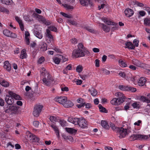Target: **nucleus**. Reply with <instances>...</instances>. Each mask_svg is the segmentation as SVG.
<instances>
[{"mask_svg": "<svg viewBox=\"0 0 150 150\" xmlns=\"http://www.w3.org/2000/svg\"><path fill=\"white\" fill-rule=\"evenodd\" d=\"M77 46L78 49L74 50L72 52V55L76 58L84 57L86 54L89 52L84 47L82 43H79Z\"/></svg>", "mask_w": 150, "mask_h": 150, "instance_id": "1", "label": "nucleus"}, {"mask_svg": "<svg viewBox=\"0 0 150 150\" xmlns=\"http://www.w3.org/2000/svg\"><path fill=\"white\" fill-rule=\"evenodd\" d=\"M42 70L43 71L41 73V74L43 76L42 79L43 83L47 86L52 85L54 81L51 75L49 74V73L44 68H43Z\"/></svg>", "mask_w": 150, "mask_h": 150, "instance_id": "2", "label": "nucleus"}, {"mask_svg": "<svg viewBox=\"0 0 150 150\" xmlns=\"http://www.w3.org/2000/svg\"><path fill=\"white\" fill-rule=\"evenodd\" d=\"M8 108L5 109V112L6 113H10L11 114H18V110L19 107L16 106H10Z\"/></svg>", "mask_w": 150, "mask_h": 150, "instance_id": "3", "label": "nucleus"}, {"mask_svg": "<svg viewBox=\"0 0 150 150\" xmlns=\"http://www.w3.org/2000/svg\"><path fill=\"white\" fill-rule=\"evenodd\" d=\"M43 106L41 105H36L34 108L33 114L34 116L38 117L41 112Z\"/></svg>", "mask_w": 150, "mask_h": 150, "instance_id": "4", "label": "nucleus"}, {"mask_svg": "<svg viewBox=\"0 0 150 150\" xmlns=\"http://www.w3.org/2000/svg\"><path fill=\"white\" fill-rule=\"evenodd\" d=\"M148 137L146 135H143L139 134H133L131 136L130 139L131 141H134L136 140H140L141 139H146Z\"/></svg>", "mask_w": 150, "mask_h": 150, "instance_id": "5", "label": "nucleus"}, {"mask_svg": "<svg viewBox=\"0 0 150 150\" xmlns=\"http://www.w3.org/2000/svg\"><path fill=\"white\" fill-rule=\"evenodd\" d=\"M116 131L119 134V137L120 139L124 137L127 134L126 129L122 127H115Z\"/></svg>", "mask_w": 150, "mask_h": 150, "instance_id": "6", "label": "nucleus"}, {"mask_svg": "<svg viewBox=\"0 0 150 150\" xmlns=\"http://www.w3.org/2000/svg\"><path fill=\"white\" fill-rule=\"evenodd\" d=\"M67 99V98L66 97H60L58 98H55L54 100L62 104L64 106Z\"/></svg>", "mask_w": 150, "mask_h": 150, "instance_id": "7", "label": "nucleus"}, {"mask_svg": "<svg viewBox=\"0 0 150 150\" xmlns=\"http://www.w3.org/2000/svg\"><path fill=\"white\" fill-rule=\"evenodd\" d=\"M78 125L81 127L84 128L87 127L86 122L84 118H80L78 122Z\"/></svg>", "mask_w": 150, "mask_h": 150, "instance_id": "8", "label": "nucleus"}, {"mask_svg": "<svg viewBox=\"0 0 150 150\" xmlns=\"http://www.w3.org/2000/svg\"><path fill=\"white\" fill-rule=\"evenodd\" d=\"M124 13L125 16L129 17L132 16L134 14V11L129 8L126 9L124 11Z\"/></svg>", "mask_w": 150, "mask_h": 150, "instance_id": "9", "label": "nucleus"}, {"mask_svg": "<svg viewBox=\"0 0 150 150\" xmlns=\"http://www.w3.org/2000/svg\"><path fill=\"white\" fill-rule=\"evenodd\" d=\"M101 19L105 23L108 25H112L115 26H118L117 23L112 22L105 18H102Z\"/></svg>", "mask_w": 150, "mask_h": 150, "instance_id": "10", "label": "nucleus"}, {"mask_svg": "<svg viewBox=\"0 0 150 150\" xmlns=\"http://www.w3.org/2000/svg\"><path fill=\"white\" fill-rule=\"evenodd\" d=\"M5 100L7 103L8 105H11L13 103V99L11 96H6Z\"/></svg>", "mask_w": 150, "mask_h": 150, "instance_id": "11", "label": "nucleus"}, {"mask_svg": "<svg viewBox=\"0 0 150 150\" xmlns=\"http://www.w3.org/2000/svg\"><path fill=\"white\" fill-rule=\"evenodd\" d=\"M46 36L49 39L50 42H53L54 41L53 37L51 34V32L49 30L47 29L46 30Z\"/></svg>", "mask_w": 150, "mask_h": 150, "instance_id": "12", "label": "nucleus"}, {"mask_svg": "<svg viewBox=\"0 0 150 150\" xmlns=\"http://www.w3.org/2000/svg\"><path fill=\"white\" fill-rule=\"evenodd\" d=\"M120 101V100L119 101L117 98H115L111 100L110 103L113 105H118L121 104Z\"/></svg>", "mask_w": 150, "mask_h": 150, "instance_id": "13", "label": "nucleus"}, {"mask_svg": "<svg viewBox=\"0 0 150 150\" xmlns=\"http://www.w3.org/2000/svg\"><path fill=\"white\" fill-rule=\"evenodd\" d=\"M8 93L9 95L11 96L12 98H14L15 99L17 100H21V97L18 95L13 93L12 91H9Z\"/></svg>", "mask_w": 150, "mask_h": 150, "instance_id": "14", "label": "nucleus"}, {"mask_svg": "<svg viewBox=\"0 0 150 150\" xmlns=\"http://www.w3.org/2000/svg\"><path fill=\"white\" fill-rule=\"evenodd\" d=\"M126 45L125 48H128L130 49H134L135 48L134 46L130 42H126L125 43Z\"/></svg>", "mask_w": 150, "mask_h": 150, "instance_id": "15", "label": "nucleus"}, {"mask_svg": "<svg viewBox=\"0 0 150 150\" xmlns=\"http://www.w3.org/2000/svg\"><path fill=\"white\" fill-rule=\"evenodd\" d=\"M0 84L5 87H7L9 86V83L6 81L3 80L2 78L0 79Z\"/></svg>", "mask_w": 150, "mask_h": 150, "instance_id": "16", "label": "nucleus"}, {"mask_svg": "<svg viewBox=\"0 0 150 150\" xmlns=\"http://www.w3.org/2000/svg\"><path fill=\"white\" fill-rule=\"evenodd\" d=\"M51 127L54 130L57 137H59V131L58 128L54 124H49Z\"/></svg>", "mask_w": 150, "mask_h": 150, "instance_id": "17", "label": "nucleus"}, {"mask_svg": "<svg viewBox=\"0 0 150 150\" xmlns=\"http://www.w3.org/2000/svg\"><path fill=\"white\" fill-rule=\"evenodd\" d=\"M81 5L83 6H88V4L92 5V3L89 0H79Z\"/></svg>", "mask_w": 150, "mask_h": 150, "instance_id": "18", "label": "nucleus"}, {"mask_svg": "<svg viewBox=\"0 0 150 150\" xmlns=\"http://www.w3.org/2000/svg\"><path fill=\"white\" fill-rule=\"evenodd\" d=\"M88 91L91 93V95L93 96H96L98 93L97 90L93 87H92L91 89L89 88L88 89Z\"/></svg>", "mask_w": 150, "mask_h": 150, "instance_id": "19", "label": "nucleus"}, {"mask_svg": "<svg viewBox=\"0 0 150 150\" xmlns=\"http://www.w3.org/2000/svg\"><path fill=\"white\" fill-rule=\"evenodd\" d=\"M146 81L145 78L141 77L140 78L138 83L139 86H143L145 85Z\"/></svg>", "mask_w": 150, "mask_h": 150, "instance_id": "20", "label": "nucleus"}, {"mask_svg": "<svg viewBox=\"0 0 150 150\" xmlns=\"http://www.w3.org/2000/svg\"><path fill=\"white\" fill-rule=\"evenodd\" d=\"M4 67L5 69L8 71H10L11 69V67L10 64L8 61H6L4 62Z\"/></svg>", "mask_w": 150, "mask_h": 150, "instance_id": "21", "label": "nucleus"}, {"mask_svg": "<svg viewBox=\"0 0 150 150\" xmlns=\"http://www.w3.org/2000/svg\"><path fill=\"white\" fill-rule=\"evenodd\" d=\"M29 137L30 138V140L33 142H38L39 140V139L38 137L35 135L32 134L30 135Z\"/></svg>", "mask_w": 150, "mask_h": 150, "instance_id": "22", "label": "nucleus"}, {"mask_svg": "<svg viewBox=\"0 0 150 150\" xmlns=\"http://www.w3.org/2000/svg\"><path fill=\"white\" fill-rule=\"evenodd\" d=\"M74 105V104L71 101L69 100H67L65 102L64 105V106L65 108H70L72 107Z\"/></svg>", "mask_w": 150, "mask_h": 150, "instance_id": "23", "label": "nucleus"}, {"mask_svg": "<svg viewBox=\"0 0 150 150\" xmlns=\"http://www.w3.org/2000/svg\"><path fill=\"white\" fill-rule=\"evenodd\" d=\"M100 25L102 27V29L105 32H108L110 30V27L107 26L103 23H100Z\"/></svg>", "mask_w": 150, "mask_h": 150, "instance_id": "24", "label": "nucleus"}, {"mask_svg": "<svg viewBox=\"0 0 150 150\" xmlns=\"http://www.w3.org/2000/svg\"><path fill=\"white\" fill-rule=\"evenodd\" d=\"M26 50L25 49L22 50L21 51L20 56V58L21 59H23L26 58L27 55L26 53Z\"/></svg>", "mask_w": 150, "mask_h": 150, "instance_id": "25", "label": "nucleus"}, {"mask_svg": "<svg viewBox=\"0 0 150 150\" xmlns=\"http://www.w3.org/2000/svg\"><path fill=\"white\" fill-rule=\"evenodd\" d=\"M132 63L134 65L139 67H141L142 65V64L139 60L136 59H134L132 60Z\"/></svg>", "mask_w": 150, "mask_h": 150, "instance_id": "26", "label": "nucleus"}, {"mask_svg": "<svg viewBox=\"0 0 150 150\" xmlns=\"http://www.w3.org/2000/svg\"><path fill=\"white\" fill-rule=\"evenodd\" d=\"M66 131L70 134H75L77 132V130L71 128H66Z\"/></svg>", "mask_w": 150, "mask_h": 150, "instance_id": "27", "label": "nucleus"}, {"mask_svg": "<svg viewBox=\"0 0 150 150\" xmlns=\"http://www.w3.org/2000/svg\"><path fill=\"white\" fill-rule=\"evenodd\" d=\"M101 125L102 127L104 128L108 129L109 128L107 122L105 120H102L101 122Z\"/></svg>", "mask_w": 150, "mask_h": 150, "instance_id": "28", "label": "nucleus"}, {"mask_svg": "<svg viewBox=\"0 0 150 150\" xmlns=\"http://www.w3.org/2000/svg\"><path fill=\"white\" fill-rule=\"evenodd\" d=\"M1 2L4 4L7 5H11L13 3L12 0H0Z\"/></svg>", "mask_w": 150, "mask_h": 150, "instance_id": "29", "label": "nucleus"}, {"mask_svg": "<svg viewBox=\"0 0 150 150\" xmlns=\"http://www.w3.org/2000/svg\"><path fill=\"white\" fill-rule=\"evenodd\" d=\"M140 100L143 102H146L147 103H150V100L147 99L146 97L143 96H141Z\"/></svg>", "mask_w": 150, "mask_h": 150, "instance_id": "30", "label": "nucleus"}, {"mask_svg": "<svg viewBox=\"0 0 150 150\" xmlns=\"http://www.w3.org/2000/svg\"><path fill=\"white\" fill-rule=\"evenodd\" d=\"M34 33L36 36L39 39H41L42 38V35L41 33L37 31H35Z\"/></svg>", "mask_w": 150, "mask_h": 150, "instance_id": "31", "label": "nucleus"}, {"mask_svg": "<svg viewBox=\"0 0 150 150\" xmlns=\"http://www.w3.org/2000/svg\"><path fill=\"white\" fill-rule=\"evenodd\" d=\"M144 24L146 26L150 27V18H146L144 20Z\"/></svg>", "mask_w": 150, "mask_h": 150, "instance_id": "32", "label": "nucleus"}, {"mask_svg": "<svg viewBox=\"0 0 150 150\" xmlns=\"http://www.w3.org/2000/svg\"><path fill=\"white\" fill-rule=\"evenodd\" d=\"M118 63L122 67H126L127 66L126 62L121 59L119 60Z\"/></svg>", "mask_w": 150, "mask_h": 150, "instance_id": "33", "label": "nucleus"}, {"mask_svg": "<svg viewBox=\"0 0 150 150\" xmlns=\"http://www.w3.org/2000/svg\"><path fill=\"white\" fill-rule=\"evenodd\" d=\"M83 28L84 29L86 30L91 33H94L95 32L94 30L89 26H84Z\"/></svg>", "mask_w": 150, "mask_h": 150, "instance_id": "34", "label": "nucleus"}, {"mask_svg": "<svg viewBox=\"0 0 150 150\" xmlns=\"http://www.w3.org/2000/svg\"><path fill=\"white\" fill-rule=\"evenodd\" d=\"M67 21L71 24L77 26L78 24V23L75 21L71 19H68Z\"/></svg>", "mask_w": 150, "mask_h": 150, "instance_id": "35", "label": "nucleus"}, {"mask_svg": "<svg viewBox=\"0 0 150 150\" xmlns=\"http://www.w3.org/2000/svg\"><path fill=\"white\" fill-rule=\"evenodd\" d=\"M11 31L8 30H4L3 31V34L9 37L11 36L10 34L11 33Z\"/></svg>", "mask_w": 150, "mask_h": 150, "instance_id": "36", "label": "nucleus"}, {"mask_svg": "<svg viewBox=\"0 0 150 150\" xmlns=\"http://www.w3.org/2000/svg\"><path fill=\"white\" fill-rule=\"evenodd\" d=\"M62 5L64 8H66L67 10L73 9H74V7L70 5L67 4H62Z\"/></svg>", "mask_w": 150, "mask_h": 150, "instance_id": "37", "label": "nucleus"}, {"mask_svg": "<svg viewBox=\"0 0 150 150\" xmlns=\"http://www.w3.org/2000/svg\"><path fill=\"white\" fill-rule=\"evenodd\" d=\"M50 120L52 122L54 123L58 120L57 118L54 116H50Z\"/></svg>", "mask_w": 150, "mask_h": 150, "instance_id": "38", "label": "nucleus"}, {"mask_svg": "<svg viewBox=\"0 0 150 150\" xmlns=\"http://www.w3.org/2000/svg\"><path fill=\"white\" fill-rule=\"evenodd\" d=\"M127 91H131L132 92H135L136 91L137 89L133 87L127 86Z\"/></svg>", "mask_w": 150, "mask_h": 150, "instance_id": "39", "label": "nucleus"}, {"mask_svg": "<svg viewBox=\"0 0 150 150\" xmlns=\"http://www.w3.org/2000/svg\"><path fill=\"white\" fill-rule=\"evenodd\" d=\"M119 88L121 90L124 91H127V86H125L122 85L119 86Z\"/></svg>", "mask_w": 150, "mask_h": 150, "instance_id": "40", "label": "nucleus"}, {"mask_svg": "<svg viewBox=\"0 0 150 150\" xmlns=\"http://www.w3.org/2000/svg\"><path fill=\"white\" fill-rule=\"evenodd\" d=\"M60 14L62 15L63 16L68 18H72L71 15V14L68 15L67 14L62 12L60 13Z\"/></svg>", "mask_w": 150, "mask_h": 150, "instance_id": "41", "label": "nucleus"}, {"mask_svg": "<svg viewBox=\"0 0 150 150\" xmlns=\"http://www.w3.org/2000/svg\"><path fill=\"white\" fill-rule=\"evenodd\" d=\"M115 96L117 97V98H119L125 96L122 93L120 92H118L115 94Z\"/></svg>", "mask_w": 150, "mask_h": 150, "instance_id": "42", "label": "nucleus"}, {"mask_svg": "<svg viewBox=\"0 0 150 150\" xmlns=\"http://www.w3.org/2000/svg\"><path fill=\"white\" fill-rule=\"evenodd\" d=\"M83 67L82 66L79 65L77 66L76 68V71L77 72L80 73L82 71Z\"/></svg>", "mask_w": 150, "mask_h": 150, "instance_id": "43", "label": "nucleus"}, {"mask_svg": "<svg viewBox=\"0 0 150 150\" xmlns=\"http://www.w3.org/2000/svg\"><path fill=\"white\" fill-rule=\"evenodd\" d=\"M48 28L49 29H48L50 30L55 32L57 31V29L56 28L52 25H50L48 27Z\"/></svg>", "mask_w": 150, "mask_h": 150, "instance_id": "44", "label": "nucleus"}, {"mask_svg": "<svg viewBox=\"0 0 150 150\" xmlns=\"http://www.w3.org/2000/svg\"><path fill=\"white\" fill-rule=\"evenodd\" d=\"M101 71H103V73L104 74L108 75L110 74V71L105 69H102Z\"/></svg>", "mask_w": 150, "mask_h": 150, "instance_id": "45", "label": "nucleus"}, {"mask_svg": "<svg viewBox=\"0 0 150 150\" xmlns=\"http://www.w3.org/2000/svg\"><path fill=\"white\" fill-rule=\"evenodd\" d=\"M42 21L45 24L47 25H49L50 24V23L49 21H48L46 20V19L44 18H42L41 19Z\"/></svg>", "mask_w": 150, "mask_h": 150, "instance_id": "46", "label": "nucleus"}, {"mask_svg": "<svg viewBox=\"0 0 150 150\" xmlns=\"http://www.w3.org/2000/svg\"><path fill=\"white\" fill-rule=\"evenodd\" d=\"M59 122L61 126L63 127H64L66 125V122L64 120H60Z\"/></svg>", "mask_w": 150, "mask_h": 150, "instance_id": "47", "label": "nucleus"}, {"mask_svg": "<svg viewBox=\"0 0 150 150\" xmlns=\"http://www.w3.org/2000/svg\"><path fill=\"white\" fill-rule=\"evenodd\" d=\"M98 106L100 111L101 112H105L106 111V109L105 108L103 107L100 104H99Z\"/></svg>", "mask_w": 150, "mask_h": 150, "instance_id": "48", "label": "nucleus"}, {"mask_svg": "<svg viewBox=\"0 0 150 150\" xmlns=\"http://www.w3.org/2000/svg\"><path fill=\"white\" fill-rule=\"evenodd\" d=\"M118 99V100L119 101L120 100V102L121 103H123L125 101V100L126 98V97L125 96H123L122 97H121L119 98H117Z\"/></svg>", "mask_w": 150, "mask_h": 150, "instance_id": "49", "label": "nucleus"}, {"mask_svg": "<svg viewBox=\"0 0 150 150\" xmlns=\"http://www.w3.org/2000/svg\"><path fill=\"white\" fill-rule=\"evenodd\" d=\"M132 106L134 108H139L140 107L139 104L138 103H137L136 102L133 103L132 104Z\"/></svg>", "mask_w": 150, "mask_h": 150, "instance_id": "50", "label": "nucleus"}, {"mask_svg": "<svg viewBox=\"0 0 150 150\" xmlns=\"http://www.w3.org/2000/svg\"><path fill=\"white\" fill-rule=\"evenodd\" d=\"M60 59L57 57H55L54 59L55 63L57 64H59L60 62Z\"/></svg>", "mask_w": 150, "mask_h": 150, "instance_id": "51", "label": "nucleus"}, {"mask_svg": "<svg viewBox=\"0 0 150 150\" xmlns=\"http://www.w3.org/2000/svg\"><path fill=\"white\" fill-rule=\"evenodd\" d=\"M74 121H73V123L76 125H78V122L79 120V119L77 118H74L73 119Z\"/></svg>", "mask_w": 150, "mask_h": 150, "instance_id": "52", "label": "nucleus"}, {"mask_svg": "<svg viewBox=\"0 0 150 150\" xmlns=\"http://www.w3.org/2000/svg\"><path fill=\"white\" fill-rule=\"evenodd\" d=\"M45 60L44 57H42L39 59L38 62L39 64H41Z\"/></svg>", "mask_w": 150, "mask_h": 150, "instance_id": "53", "label": "nucleus"}, {"mask_svg": "<svg viewBox=\"0 0 150 150\" xmlns=\"http://www.w3.org/2000/svg\"><path fill=\"white\" fill-rule=\"evenodd\" d=\"M0 11L2 12H6L7 13H8L9 12V11L7 9L2 7L0 8Z\"/></svg>", "mask_w": 150, "mask_h": 150, "instance_id": "54", "label": "nucleus"}, {"mask_svg": "<svg viewBox=\"0 0 150 150\" xmlns=\"http://www.w3.org/2000/svg\"><path fill=\"white\" fill-rule=\"evenodd\" d=\"M139 40H137L135 39L133 41V43L134 44V46H135L136 47H138L139 45Z\"/></svg>", "mask_w": 150, "mask_h": 150, "instance_id": "55", "label": "nucleus"}, {"mask_svg": "<svg viewBox=\"0 0 150 150\" xmlns=\"http://www.w3.org/2000/svg\"><path fill=\"white\" fill-rule=\"evenodd\" d=\"M24 18L25 20L26 21H31V19L30 18L29 16L27 15L26 16H24Z\"/></svg>", "mask_w": 150, "mask_h": 150, "instance_id": "56", "label": "nucleus"}, {"mask_svg": "<svg viewBox=\"0 0 150 150\" xmlns=\"http://www.w3.org/2000/svg\"><path fill=\"white\" fill-rule=\"evenodd\" d=\"M64 139H69L70 141L72 142L73 141V137L71 136H65Z\"/></svg>", "mask_w": 150, "mask_h": 150, "instance_id": "57", "label": "nucleus"}, {"mask_svg": "<svg viewBox=\"0 0 150 150\" xmlns=\"http://www.w3.org/2000/svg\"><path fill=\"white\" fill-rule=\"evenodd\" d=\"M43 46H42L41 48H42L43 51H45L47 50V45L46 43H43Z\"/></svg>", "mask_w": 150, "mask_h": 150, "instance_id": "58", "label": "nucleus"}, {"mask_svg": "<svg viewBox=\"0 0 150 150\" xmlns=\"http://www.w3.org/2000/svg\"><path fill=\"white\" fill-rule=\"evenodd\" d=\"M119 75L122 77H125L126 76V74L124 72L120 71L119 74Z\"/></svg>", "mask_w": 150, "mask_h": 150, "instance_id": "59", "label": "nucleus"}, {"mask_svg": "<svg viewBox=\"0 0 150 150\" xmlns=\"http://www.w3.org/2000/svg\"><path fill=\"white\" fill-rule=\"evenodd\" d=\"M95 66L97 67H99L100 66L99 61L98 59L95 60Z\"/></svg>", "mask_w": 150, "mask_h": 150, "instance_id": "60", "label": "nucleus"}, {"mask_svg": "<svg viewBox=\"0 0 150 150\" xmlns=\"http://www.w3.org/2000/svg\"><path fill=\"white\" fill-rule=\"evenodd\" d=\"M33 125L35 127H38L39 125V122L38 121H35L33 122Z\"/></svg>", "mask_w": 150, "mask_h": 150, "instance_id": "61", "label": "nucleus"}, {"mask_svg": "<svg viewBox=\"0 0 150 150\" xmlns=\"http://www.w3.org/2000/svg\"><path fill=\"white\" fill-rule=\"evenodd\" d=\"M10 35V37L12 38H16L17 37V35L15 33H13L12 32H11Z\"/></svg>", "mask_w": 150, "mask_h": 150, "instance_id": "62", "label": "nucleus"}, {"mask_svg": "<svg viewBox=\"0 0 150 150\" xmlns=\"http://www.w3.org/2000/svg\"><path fill=\"white\" fill-rule=\"evenodd\" d=\"M4 101L2 98H0V105L1 106H4Z\"/></svg>", "mask_w": 150, "mask_h": 150, "instance_id": "63", "label": "nucleus"}, {"mask_svg": "<svg viewBox=\"0 0 150 150\" xmlns=\"http://www.w3.org/2000/svg\"><path fill=\"white\" fill-rule=\"evenodd\" d=\"M139 15L142 16H144L146 14L145 12L143 11H139Z\"/></svg>", "mask_w": 150, "mask_h": 150, "instance_id": "64", "label": "nucleus"}]
</instances>
